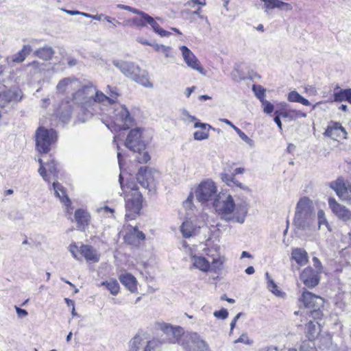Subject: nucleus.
I'll return each mask as SVG.
<instances>
[{
    "label": "nucleus",
    "mask_w": 351,
    "mask_h": 351,
    "mask_svg": "<svg viewBox=\"0 0 351 351\" xmlns=\"http://www.w3.org/2000/svg\"><path fill=\"white\" fill-rule=\"evenodd\" d=\"M83 93H91L90 99L96 103H102L104 104H110L108 95H105L100 90H97L93 86H84L82 88Z\"/></svg>",
    "instance_id": "19"
},
{
    "label": "nucleus",
    "mask_w": 351,
    "mask_h": 351,
    "mask_svg": "<svg viewBox=\"0 0 351 351\" xmlns=\"http://www.w3.org/2000/svg\"><path fill=\"white\" fill-rule=\"evenodd\" d=\"M317 220H318L319 228H320L321 226L325 225L326 227L330 231L329 223H328V221L325 216V213L323 210H318Z\"/></svg>",
    "instance_id": "46"
},
{
    "label": "nucleus",
    "mask_w": 351,
    "mask_h": 351,
    "mask_svg": "<svg viewBox=\"0 0 351 351\" xmlns=\"http://www.w3.org/2000/svg\"><path fill=\"white\" fill-rule=\"evenodd\" d=\"M300 351H317L314 340L307 339L303 341L300 346Z\"/></svg>",
    "instance_id": "40"
},
{
    "label": "nucleus",
    "mask_w": 351,
    "mask_h": 351,
    "mask_svg": "<svg viewBox=\"0 0 351 351\" xmlns=\"http://www.w3.org/2000/svg\"><path fill=\"white\" fill-rule=\"evenodd\" d=\"M239 136L250 146L254 145V141L247 136L243 132L239 134Z\"/></svg>",
    "instance_id": "60"
},
{
    "label": "nucleus",
    "mask_w": 351,
    "mask_h": 351,
    "mask_svg": "<svg viewBox=\"0 0 351 351\" xmlns=\"http://www.w3.org/2000/svg\"><path fill=\"white\" fill-rule=\"evenodd\" d=\"M213 315L217 319H225L228 316V311L227 309L223 308L219 311H215Z\"/></svg>",
    "instance_id": "50"
},
{
    "label": "nucleus",
    "mask_w": 351,
    "mask_h": 351,
    "mask_svg": "<svg viewBox=\"0 0 351 351\" xmlns=\"http://www.w3.org/2000/svg\"><path fill=\"white\" fill-rule=\"evenodd\" d=\"M21 98V91L17 89H9L0 92V108H3L7 104L12 101H19Z\"/></svg>",
    "instance_id": "16"
},
{
    "label": "nucleus",
    "mask_w": 351,
    "mask_h": 351,
    "mask_svg": "<svg viewBox=\"0 0 351 351\" xmlns=\"http://www.w3.org/2000/svg\"><path fill=\"white\" fill-rule=\"evenodd\" d=\"M287 99L290 102H296L302 104L304 106H311V102L301 95H300L296 90H292L289 93Z\"/></svg>",
    "instance_id": "33"
},
{
    "label": "nucleus",
    "mask_w": 351,
    "mask_h": 351,
    "mask_svg": "<svg viewBox=\"0 0 351 351\" xmlns=\"http://www.w3.org/2000/svg\"><path fill=\"white\" fill-rule=\"evenodd\" d=\"M223 263V261L220 256H219L216 258H213L210 265L213 269L216 270L219 269L221 267Z\"/></svg>",
    "instance_id": "52"
},
{
    "label": "nucleus",
    "mask_w": 351,
    "mask_h": 351,
    "mask_svg": "<svg viewBox=\"0 0 351 351\" xmlns=\"http://www.w3.org/2000/svg\"><path fill=\"white\" fill-rule=\"evenodd\" d=\"M321 331L317 322L309 321L305 327V333L308 339L315 340Z\"/></svg>",
    "instance_id": "28"
},
{
    "label": "nucleus",
    "mask_w": 351,
    "mask_h": 351,
    "mask_svg": "<svg viewBox=\"0 0 351 351\" xmlns=\"http://www.w3.org/2000/svg\"><path fill=\"white\" fill-rule=\"evenodd\" d=\"M47 171L48 170H47V167L45 166V163L41 164V165L40 166V168L38 169V173L42 176V178H43V180L45 181L49 182V181H50L49 176L47 173Z\"/></svg>",
    "instance_id": "51"
},
{
    "label": "nucleus",
    "mask_w": 351,
    "mask_h": 351,
    "mask_svg": "<svg viewBox=\"0 0 351 351\" xmlns=\"http://www.w3.org/2000/svg\"><path fill=\"white\" fill-rule=\"evenodd\" d=\"M57 140L58 134L54 129L40 126L35 133L36 149L40 154H47Z\"/></svg>",
    "instance_id": "4"
},
{
    "label": "nucleus",
    "mask_w": 351,
    "mask_h": 351,
    "mask_svg": "<svg viewBox=\"0 0 351 351\" xmlns=\"http://www.w3.org/2000/svg\"><path fill=\"white\" fill-rule=\"evenodd\" d=\"M325 136L338 141V138H346L347 132L345 128L338 122L332 121L327 127L324 133Z\"/></svg>",
    "instance_id": "14"
},
{
    "label": "nucleus",
    "mask_w": 351,
    "mask_h": 351,
    "mask_svg": "<svg viewBox=\"0 0 351 351\" xmlns=\"http://www.w3.org/2000/svg\"><path fill=\"white\" fill-rule=\"evenodd\" d=\"M298 230H313L315 226V214L312 201L307 197H301L298 202L293 218Z\"/></svg>",
    "instance_id": "1"
},
{
    "label": "nucleus",
    "mask_w": 351,
    "mask_h": 351,
    "mask_svg": "<svg viewBox=\"0 0 351 351\" xmlns=\"http://www.w3.org/2000/svg\"><path fill=\"white\" fill-rule=\"evenodd\" d=\"M193 266L204 272H208L210 268V263L202 256L192 255Z\"/></svg>",
    "instance_id": "25"
},
{
    "label": "nucleus",
    "mask_w": 351,
    "mask_h": 351,
    "mask_svg": "<svg viewBox=\"0 0 351 351\" xmlns=\"http://www.w3.org/2000/svg\"><path fill=\"white\" fill-rule=\"evenodd\" d=\"M299 300L307 310L314 307L324 306V303L322 298L308 291H303Z\"/></svg>",
    "instance_id": "13"
},
{
    "label": "nucleus",
    "mask_w": 351,
    "mask_h": 351,
    "mask_svg": "<svg viewBox=\"0 0 351 351\" xmlns=\"http://www.w3.org/2000/svg\"><path fill=\"white\" fill-rule=\"evenodd\" d=\"M265 113L271 114L274 110V106L269 101L264 99L261 101Z\"/></svg>",
    "instance_id": "48"
},
{
    "label": "nucleus",
    "mask_w": 351,
    "mask_h": 351,
    "mask_svg": "<svg viewBox=\"0 0 351 351\" xmlns=\"http://www.w3.org/2000/svg\"><path fill=\"white\" fill-rule=\"evenodd\" d=\"M180 50L182 51L184 62L187 66L194 70L202 73L203 69L201 66H199L198 59L191 52V51L186 45H182Z\"/></svg>",
    "instance_id": "15"
},
{
    "label": "nucleus",
    "mask_w": 351,
    "mask_h": 351,
    "mask_svg": "<svg viewBox=\"0 0 351 351\" xmlns=\"http://www.w3.org/2000/svg\"><path fill=\"white\" fill-rule=\"evenodd\" d=\"M323 307L324 306L311 308L308 310H306V314L309 315V316L315 320L319 319L323 316V313L321 310V308Z\"/></svg>",
    "instance_id": "41"
},
{
    "label": "nucleus",
    "mask_w": 351,
    "mask_h": 351,
    "mask_svg": "<svg viewBox=\"0 0 351 351\" xmlns=\"http://www.w3.org/2000/svg\"><path fill=\"white\" fill-rule=\"evenodd\" d=\"M45 166L50 174H52L54 176H57L56 164L54 160H51L50 162L45 163Z\"/></svg>",
    "instance_id": "49"
},
{
    "label": "nucleus",
    "mask_w": 351,
    "mask_h": 351,
    "mask_svg": "<svg viewBox=\"0 0 351 351\" xmlns=\"http://www.w3.org/2000/svg\"><path fill=\"white\" fill-rule=\"evenodd\" d=\"M234 343H242L246 345H250L252 343V341H250L245 334H242L237 340L234 341Z\"/></svg>",
    "instance_id": "56"
},
{
    "label": "nucleus",
    "mask_w": 351,
    "mask_h": 351,
    "mask_svg": "<svg viewBox=\"0 0 351 351\" xmlns=\"http://www.w3.org/2000/svg\"><path fill=\"white\" fill-rule=\"evenodd\" d=\"M195 226L191 221H184L180 226V232L184 238H190L195 234Z\"/></svg>",
    "instance_id": "32"
},
{
    "label": "nucleus",
    "mask_w": 351,
    "mask_h": 351,
    "mask_svg": "<svg viewBox=\"0 0 351 351\" xmlns=\"http://www.w3.org/2000/svg\"><path fill=\"white\" fill-rule=\"evenodd\" d=\"M174 327L169 324L162 323L160 324V329L167 335H171L173 332Z\"/></svg>",
    "instance_id": "53"
},
{
    "label": "nucleus",
    "mask_w": 351,
    "mask_h": 351,
    "mask_svg": "<svg viewBox=\"0 0 351 351\" xmlns=\"http://www.w3.org/2000/svg\"><path fill=\"white\" fill-rule=\"evenodd\" d=\"M101 285L105 286L110 293L113 295H117L119 291V285L117 280L110 279V280L103 281Z\"/></svg>",
    "instance_id": "37"
},
{
    "label": "nucleus",
    "mask_w": 351,
    "mask_h": 351,
    "mask_svg": "<svg viewBox=\"0 0 351 351\" xmlns=\"http://www.w3.org/2000/svg\"><path fill=\"white\" fill-rule=\"evenodd\" d=\"M119 182L123 193H128L129 194H132L134 191H138L136 184L133 181H128L126 184H124L121 173L119 176Z\"/></svg>",
    "instance_id": "35"
},
{
    "label": "nucleus",
    "mask_w": 351,
    "mask_h": 351,
    "mask_svg": "<svg viewBox=\"0 0 351 351\" xmlns=\"http://www.w3.org/2000/svg\"><path fill=\"white\" fill-rule=\"evenodd\" d=\"M143 131L140 128L131 130L125 141V145L130 150L136 153V160L140 164L147 163L151 157L145 151L146 144L142 138Z\"/></svg>",
    "instance_id": "3"
},
{
    "label": "nucleus",
    "mask_w": 351,
    "mask_h": 351,
    "mask_svg": "<svg viewBox=\"0 0 351 351\" xmlns=\"http://www.w3.org/2000/svg\"><path fill=\"white\" fill-rule=\"evenodd\" d=\"M328 205L332 213L339 219L346 221L351 219V211L345 206L339 204L334 197L328 198Z\"/></svg>",
    "instance_id": "12"
},
{
    "label": "nucleus",
    "mask_w": 351,
    "mask_h": 351,
    "mask_svg": "<svg viewBox=\"0 0 351 351\" xmlns=\"http://www.w3.org/2000/svg\"><path fill=\"white\" fill-rule=\"evenodd\" d=\"M182 345L186 351H207L208 346L197 332L184 335Z\"/></svg>",
    "instance_id": "7"
},
{
    "label": "nucleus",
    "mask_w": 351,
    "mask_h": 351,
    "mask_svg": "<svg viewBox=\"0 0 351 351\" xmlns=\"http://www.w3.org/2000/svg\"><path fill=\"white\" fill-rule=\"evenodd\" d=\"M217 186L211 180L202 181L195 191V197L199 202H206L216 196Z\"/></svg>",
    "instance_id": "8"
},
{
    "label": "nucleus",
    "mask_w": 351,
    "mask_h": 351,
    "mask_svg": "<svg viewBox=\"0 0 351 351\" xmlns=\"http://www.w3.org/2000/svg\"><path fill=\"white\" fill-rule=\"evenodd\" d=\"M80 253L87 260L92 261L93 262H97L99 258L90 245H82L80 247Z\"/></svg>",
    "instance_id": "30"
},
{
    "label": "nucleus",
    "mask_w": 351,
    "mask_h": 351,
    "mask_svg": "<svg viewBox=\"0 0 351 351\" xmlns=\"http://www.w3.org/2000/svg\"><path fill=\"white\" fill-rule=\"evenodd\" d=\"M278 9L285 11V12H290L293 10V6L291 3L284 2L282 1H280Z\"/></svg>",
    "instance_id": "55"
},
{
    "label": "nucleus",
    "mask_w": 351,
    "mask_h": 351,
    "mask_svg": "<svg viewBox=\"0 0 351 351\" xmlns=\"http://www.w3.org/2000/svg\"><path fill=\"white\" fill-rule=\"evenodd\" d=\"M252 91L260 101L265 99V89L263 86L254 84L252 86Z\"/></svg>",
    "instance_id": "42"
},
{
    "label": "nucleus",
    "mask_w": 351,
    "mask_h": 351,
    "mask_svg": "<svg viewBox=\"0 0 351 351\" xmlns=\"http://www.w3.org/2000/svg\"><path fill=\"white\" fill-rule=\"evenodd\" d=\"M154 49L159 53H163L165 57L169 58L171 56V48L169 45H152Z\"/></svg>",
    "instance_id": "44"
},
{
    "label": "nucleus",
    "mask_w": 351,
    "mask_h": 351,
    "mask_svg": "<svg viewBox=\"0 0 351 351\" xmlns=\"http://www.w3.org/2000/svg\"><path fill=\"white\" fill-rule=\"evenodd\" d=\"M119 280L121 284L132 293H134L137 291V280L131 274H122L119 276Z\"/></svg>",
    "instance_id": "22"
},
{
    "label": "nucleus",
    "mask_w": 351,
    "mask_h": 351,
    "mask_svg": "<svg viewBox=\"0 0 351 351\" xmlns=\"http://www.w3.org/2000/svg\"><path fill=\"white\" fill-rule=\"evenodd\" d=\"M291 258L300 266L305 265L308 261V254L302 248H295L292 250Z\"/></svg>",
    "instance_id": "27"
},
{
    "label": "nucleus",
    "mask_w": 351,
    "mask_h": 351,
    "mask_svg": "<svg viewBox=\"0 0 351 351\" xmlns=\"http://www.w3.org/2000/svg\"><path fill=\"white\" fill-rule=\"evenodd\" d=\"M312 261L313 263V266L316 269L315 271L321 274L323 271V267L319 258L315 256L313 258Z\"/></svg>",
    "instance_id": "57"
},
{
    "label": "nucleus",
    "mask_w": 351,
    "mask_h": 351,
    "mask_svg": "<svg viewBox=\"0 0 351 351\" xmlns=\"http://www.w3.org/2000/svg\"><path fill=\"white\" fill-rule=\"evenodd\" d=\"M289 115L290 120H295L299 118H306L307 116L306 112H304L301 110L292 109H289Z\"/></svg>",
    "instance_id": "47"
},
{
    "label": "nucleus",
    "mask_w": 351,
    "mask_h": 351,
    "mask_svg": "<svg viewBox=\"0 0 351 351\" xmlns=\"http://www.w3.org/2000/svg\"><path fill=\"white\" fill-rule=\"evenodd\" d=\"M200 12H201V8H198L196 10L192 11L193 17H194L195 15H197L198 17L200 19H202V20L205 21V22L206 23L209 24L207 16H204V15H201L200 14Z\"/></svg>",
    "instance_id": "63"
},
{
    "label": "nucleus",
    "mask_w": 351,
    "mask_h": 351,
    "mask_svg": "<svg viewBox=\"0 0 351 351\" xmlns=\"http://www.w3.org/2000/svg\"><path fill=\"white\" fill-rule=\"evenodd\" d=\"M35 53L39 58H41L44 60H48L52 58L54 53V51L51 47L45 45L43 47L36 50Z\"/></svg>",
    "instance_id": "34"
},
{
    "label": "nucleus",
    "mask_w": 351,
    "mask_h": 351,
    "mask_svg": "<svg viewBox=\"0 0 351 351\" xmlns=\"http://www.w3.org/2000/svg\"><path fill=\"white\" fill-rule=\"evenodd\" d=\"M233 174H228L227 173H222L221 174V178L223 182H225L228 186H232V182L234 178Z\"/></svg>",
    "instance_id": "54"
},
{
    "label": "nucleus",
    "mask_w": 351,
    "mask_h": 351,
    "mask_svg": "<svg viewBox=\"0 0 351 351\" xmlns=\"http://www.w3.org/2000/svg\"><path fill=\"white\" fill-rule=\"evenodd\" d=\"M74 217L77 224V228L81 231H84L90 222V214L83 209L78 208L75 211Z\"/></svg>",
    "instance_id": "20"
},
{
    "label": "nucleus",
    "mask_w": 351,
    "mask_h": 351,
    "mask_svg": "<svg viewBox=\"0 0 351 351\" xmlns=\"http://www.w3.org/2000/svg\"><path fill=\"white\" fill-rule=\"evenodd\" d=\"M332 96L335 102L347 101L351 104V88H341L337 85L334 88Z\"/></svg>",
    "instance_id": "21"
},
{
    "label": "nucleus",
    "mask_w": 351,
    "mask_h": 351,
    "mask_svg": "<svg viewBox=\"0 0 351 351\" xmlns=\"http://www.w3.org/2000/svg\"><path fill=\"white\" fill-rule=\"evenodd\" d=\"M264 3L263 8L265 11L267 12L268 10H273L274 8H278L279 6V3L280 0H261Z\"/></svg>",
    "instance_id": "45"
},
{
    "label": "nucleus",
    "mask_w": 351,
    "mask_h": 351,
    "mask_svg": "<svg viewBox=\"0 0 351 351\" xmlns=\"http://www.w3.org/2000/svg\"><path fill=\"white\" fill-rule=\"evenodd\" d=\"M132 80L135 82L148 88H152L153 84L149 80L148 73L147 71L141 69L140 67L137 69L136 73Z\"/></svg>",
    "instance_id": "26"
},
{
    "label": "nucleus",
    "mask_w": 351,
    "mask_h": 351,
    "mask_svg": "<svg viewBox=\"0 0 351 351\" xmlns=\"http://www.w3.org/2000/svg\"><path fill=\"white\" fill-rule=\"evenodd\" d=\"M181 15L182 17L185 18L186 19H189L191 21L195 19V18L193 17L192 11L189 9H183L181 11Z\"/></svg>",
    "instance_id": "59"
},
{
    "label": "nucleus",
    "mask_w": 351,
    "mask_h": 351,
    "mask_svg": "<svg viewBox=\"0 0 351 351\" xmlns=\"http://www.w3.org/2000/svg\"><path fill=\"white\" fill-rule=\"evenodd\" d=\"M125 218L132 220L139 214L142 208L143 196L138 191H134L132 194H128L125 198Z\"/></svg>",
    "instance_id": "6"
},
{
    "label": "nucleus",
    "mask_w": 351,
    "mask_h": 351,
    "mask_svg": "<svg viewBox=\"0 0 351 351\" xmlns=\"http://www.w3.org/2000/svg\"><path fill=\"white\" fill-rule=\"evenodd\" d=\"M55 195L59 198L60 202L66 206H71V202L66 194L64 187L58 182H53L52 184Z\"/></svg>",
    "instance_id": "24"
},
{
    "label": "nucleus",
    "mask_w": 351,
    "mask_h": 351,
    "mask_svg": "<svg viewBox=\"0 0 351 351\" xmlns=\"http://www.w3.org/2000/svg\"><path fill=\"white\" fill-rule=\"evenodd\" d=\"M106 93L108 95L110 104L112 105L116 104L117 99L119 96L117 88L108 85Z\"/></svg>",
    "instance_id": "38"
},
{
    "label": "nucleus",
    "mask_w": 351,
    "mask_h": 351,
    "mask_svg": "<svg viewBox=\"0 0 351 351\" xmlns=\"http://www.w3.org/2000/svg\"><path fill=\"white\" fill-rule=\"evenodd\" d=\"M195 128H201L202 130L195 131L193 133V138L196 141H203L209 137V130L215 129L209 124L202 123L200 120H197L194 123Z\"/></svg>",
    "instance_id": "18"
},
{
    "label": "nucleus",
    "mask_w": 351,
    "mask_h": 351,
    "mask_svg": "<svg viewBox=\"0 0 351 351\" xmlns=\"http://www.w3.org/2000/svg\"><path fill=\"white\" fill-rule=\"evenodd\" d=\"M69 251L74 258L79 259L77 256L78 247L75 243L70 245Z\"/></svg>",
    "instance_id": "61"
},
{
    "label": "nucleus",
    "mask_w": 351,
    "mask_h": 351,
    "mask_svg": "<svg viewBox=\"0 0 351 351\" xmlns=\"http://www.w3.org/2000/svg\"><path fill=\"white\" fill-rule=\"evenodd\" d=\"M14 308L19 317L23 318L28 315V313L25 309L18 307L17 306H15Z\"/></svg>",
    "instance_id": "62"
},
{
    "label": "nucleus",
    "mask_w": 351,
    "mask_h": 351,
    "mask_svg": "<svg viewBox=\"0 0 351 351\" xmlns=\"http://www.w3.org/2000/svg\"><path fill=\"white\" fill-rule=\"evenodd\" d=\"M138 15V16L134 17L132 19V22L134 25L137 27H145L148 24L156 34L162 37L170 34V32L162 29L154 19L147 13L141 11Z\"/></svg>",
    "instance_id": "9"
},
{
    "label": "nucleus",
    "mask_w": 351,
    "mask_h": 351,
    "mask_svg": "<svg viewBox=\"0 0 351 351\" xmlns=\"http://www.w3.org/2000/svg\"><path fill=\"white\" fill-rule=\"evenodd\" d=\"M329 186L335 191L337 195L340 198L347 193V182L342 177H339L336 180L330 182Z\"/></svg>",
    "instance_id": "23"
},
{
    "label": "nucleus",
    "mask_w": 351,
    "mask_h": 351,
    "mask_svg": "<svg viewBox=\"0 0 351 351\" xmlns=\"http://www.w3.org/2000/svg\"><path fill=\"white\" fill-rule=\"evenodd\" d=\"M134 235L138 240H144L145 235L142 231H138L136 228L134 229Z\"/></svg>",
    "instance_id": "64"
},
{
    "label": "nucleus",
    "mask_w": 351,
    "mask_h": 351,
    "mask_svg": "<svg viewBox=\"0 0 351 351\" xmlns=\"http://www.w3.org/2000/svg\"><path fill=\"white\" fill-rule=\"evenodd\" d=\"M265 277L267 281V289L275 295L284 298L286 296V293L278 289V285L270 277L268 272L265 273Z\"/></svg>",
    "instance_id": "31"
},
{
    "label": "nucleus",
    "mask_w": 351,
    "mask_h": 351,
    "mask_svg": "<svg viewBox=\"0 0 351 351\" xmlns=\"http://www.w3.org/2000/svg\"><path fill=\"white\" fill-rule=\"evenodd\" d=\"M213 206L221 219L228 222L244 223L247 210L245 208L243 207L241 209V214L232 215L236 205L233 197L230 195H228L225 199L221 201L215 199Z\"/></svg>",
    "instance_id": "2"
},
{
    "label": "nucleus",
    "mask_w": 351,
    "mask_h": 351,
    "mask_svg": "<svg viewBox=\"0 0 351 351\" xmlns=\"http://www.w3.org/2000/svg\"><path fill=\"white\" fill-rule=\"evenodd\" d=\"M154 173L156 171L148 167H141L136 174V180L143 188L151 191L155 186Z\"/></svg>",
    "instance_id": "10"
},
{
    "label": "nucleus",
    "mask_w": 351,
    "mask_h": 351,
    "mask_svg": "<svg viewBox=\"0 0 351 351\" xmlns=\"http://www.w3.org/2000/svg\"><path fill=\"white\" fill-rule=\"evenodd\" d=\"M184 334V330L180 326H175L173 332L171 335L173 336L176 340H178L179 338Z\"/></svg>",
    "instance_id": "58"
},
{
    "label": "nucleus",
    "mask_w": 351,
    "mask_h": 351,
    "mask_svg": "<svg viewBox=\"0 0 351 351\" xmlns=\"http://www.w3.org/2000/svg\"><path fill=\"white\" fill-rule=\"evenodd\" d=\"M58 116L60 120L66 123L70 121V118L72 114V107L68 103L62 104V106L57 112Z\"/></svg>",
    "instance_id": "29"
},
{
    "label": "nucleus",
    "mask_w": 351,
    "mask_h": 351,
    "mask_svg": "<svg viewBox=\"0 0 351 351\" xmlns=\"http://www.w3.org/2000/svg\"><path fill=\"white\" fill-rule=\"evenodd\" d=\"M145 343L143 337L136 335L130 342V351H138Z\"/></svg>",
    "instance_id": "39"
},
{
    "label": "nucleus",
    "mask_w": 351,
    "mask_h": 351,
    "mask_svg": "<svg viewBox=\"0 0 351 351\" xmlns=\"http://www.w3.org/2000/svg\"><path fill=\"white\" fill-rule=\"evenodd\" d=\"M112 63L123 75L130 79H132L133 76H135L134 75L139 68L138 65L133 62L115 60H113Z\"/></svg>",
    "instance_id": "17"
},
{
    "label": "nucleus",
    "mask_w": 351,
    "mask_h": 351,
    "mask_svg": "<svg viewBox=\"0 0 351 351\" xmlns=\"http://www.w3.org/2000/svg\"><path fill=\"white\" fill-rule=\"evenodd\" d=\"M112 111L110 114V117L114 125L119 130H125L129 129L133 122V119L125 105L119 104H112Z\"/></svg>",
    "instance_id": "5"
},
{
    "label": "nucleus",
    "mask_w": 351,
    "mask_h": 351,
    "mask_svg": "<svg viewBox=\"0 0 351 351\" xmlns=\"http://www.w3.org/2000/svg\"><path fill=\"white\" fill-rule=\"evenodd\" d=\"M320 273L311 267L305 268L300 274V280L309 289L316 287L319 282Z\"/></svg>",
    "instance_id": "11"
},
{
    "label": "nucleus",
    "mask_w": 351,
    "mask_h": 351,
    "mask_svg": "<svg viewBox=\"0 0 351 351\" xmlns=\"http://www.w3.org/2000/svg\"><path fill=\"white\" fill-rule=\"evenodd\" d=\"M30 45H23V48L21 51L12 56V62L16 63L22 62L25 59L26 56L30 53Z\"/></svg>",
    "instance_id": "36"
},
{
    "label": "nucleus",
    "mask_w": 351,
    "mask_h": 351,
    "mask_svg": "<svg viewBox=\"0 0 351 351\" xmlns=\"http://www.w3.org/2000/svg\"><path fill=\"white\" fill-rule=\"evenodd\" d=\"M73 81H74V80L71 77H65L61 80L57 84V90L59 93H64L66 90V88L70 85Z\"/></svg>",
    "instance_id": "43"
}]
</instances>
